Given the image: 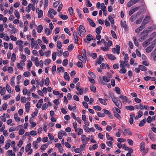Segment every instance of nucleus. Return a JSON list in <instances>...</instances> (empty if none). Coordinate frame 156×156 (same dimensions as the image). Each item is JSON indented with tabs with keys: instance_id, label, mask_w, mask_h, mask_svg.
<instances>
[{
	"instance_id": "f257e3e1",
	"label": "nucleus",
	"mask_w": 156,
	"mask_h": 156,
	"mask_svg": "<svg viewBox=\"0 0 156 156\" xmlns=\"http://www.w3.org/2000/svg\"><path fill=\"white\" fill-rule=\"evenodd\" d=\"M87 39H83L84 42L85 43L89 44V41H90L92 40H94V41H96L95 39H93V37L92 35L90 34H88L86 36Z\"/></svg>"
},
{
	"instance_id": "f03ea898",
	"label": "nucleus",
	"mask_w": 156,
	"mask_h": 156,
	"mask_svg": "<svg viewBox=\"0 0 156 156\" xmlns=\"http://www.w3.org/2000/svg\"><path fill=\"white\" fill-rule=\"evenodd\" d=\"M84 32H85L84 27L82 25H80L78 29V32L79 34L80 35L81 34Z\"/></svg>"
},
{
	"instance_id": "7ed1b4c3",
	"label": "nucleus",
	"mask_w": 156,
	"mask_h": 156,
	"mask_svg": "<svg viewBox=\"0 0 156 156\" xmlns=\"http://www.w3.org/2000/svg\"><path fill=\"white\" fill-rule=\"evenodd\" d=\"M138 2V1L137 0H131L129 1L127 4V6L128 7H129L134 4Z\"/></svg>"
},
{
	"instance_id": "20e7f679",
	"label": "nucleus",
	"mask_w": 156,
	"mask_h": 156,
	"mask_svg": "<svg viewBox=\"0 0 156 156\" xmlns=\"http://www.w3.org/2000/svg\"><path fill=\"white\" fill-rule=\"evenodd\" d=\"M150 20V16H147L145 17L142 24L145 26L146 24H147L149 22Z\"/></svg>"
},
{
	"instance_id": "39448f33",
	"label": "nucleus",
	"mask_w": 156,
	"mask_h": 156,
	"mask_svg": "<svg viewBox=\"0 0 156 156\" xmlns=\"http://www.w3.org/2000/svg\"><path fill=\"white\" fill-rule=\"evenodd\" d=\"M43 102V99H40L36 105V107L38 108H40Z\"/></svg>"
},
{
	"instance_id": "423d86ee",
	"label": "nucleus",
	"mask_w": 156,
	"mask_h": 156,
	"mask_svg": "<svg viewBox=\"0 0 156 156\" xmlns=\"http://www.w3.org/2000/svg\"><path fill=\"white\" fill-rule=\"evenodd\" d=\"M154 47V45H151L148 47L146 49V52L148 53H150Z\"/></svg>"
},
{
	"instance_id": "0eeeda50",
	"label": "nucleus",
	"mask_w": 156,
	"mask_h": 156,
	"mask_svg": "<svg viewBox=\"0 0 156 156\" xmlns=\"http://www.w3.org/2000/svg\"><path fill=\"white\" fill-rule=\"evenodd\" d=\"M106 55L108 58L111 60H114L116 59V57L112 54H108Z\"/></svg>"
},
{
	"instance_id": "6e6552de",
	"label": "nucleus",
	"mask_w": 156,
	"mask_h": 156,
	"mask_svg": "<svg viewBox=\"0 0 156 156\" xmlns=\"http://www.w3.org/2000/svg\"><path fill=\"white\" fill-rule=\"evenodd\" d=\"M99 101L102 104L104 105H106L107 103L106 102V101H107L108 99L107 98L105 99V100L102 99L101 98H99L98 99Z\"/></svg>"
},
{
	"instance_id": "1a4fd4ad",
	"label": "nucleus",
	"mask_w": 156,
	"mask_h": 156,
	"mask_svg": "<svg viewBox=\"0 0 156 156\" xmlns=\"http://www.w3.org/2000/svg\"><path fill=\"white\" fill-rule=\"evenodd\" d=\"M104 59L102 57L101 55H99L98 57V58L97 62V63L98 64H100L101 63V62L103 61Z\"/></svg>"
},
{
	"instance_id": "9d476101",
	"label": "nucleus",
	"mask_w": 156,
	"mask_h": 156,
	"mask_svg": "<svg viewBox=\"0 0 156 156\" xmlns=\"http://www.w3.org/2000/svg\"><path fill=\"white\" fill-rule=\"evenodd\" d=\"M64 79L67 80V81H69V80L70 77L69 76V74L67 72H65L64 73Z\"/></svg>"
},
{
	"instance_id": "9b49d317",
	"label": "nucleus",
	"mask_w": 156,
	"mask_h": 156,
	"mask_svg": "<svg viewBox=\"0 0 156 156\" xmlns=\"http://www.w3.org/2000/svg\"><path fill=\"white\" fill-rule=\"evenodd\" d=\"M154 134L152 133H149L148 134V136L150 138L151 140L153 141H154Z\"/></svg>"
},
{
	"instance_id": "f8f14e48",
	"label": "nucleus",
	"mask_w": 156,
	"mask_h": 156,
	"mask_svg": "<svg viewBox=\"0 0 156 156\" xmlns=\"http://www.w3.org/2000/svg\"><path fill=\"white\" fill-rule=\"evenodd\" d=\"M119 62L120 63V68H124L125 67L126 64L125 63L126 62H123L122 61L120 60Z\"/></svg>"
},
{
	"instance_id": "ddd939ff",
	"label": "nucleus",
	"mask_w": 156,
	"mask_h": 156,
	"mask_svg": "<svg viewBox=\"0 0 156 156\" xmlns=\"http://www.w3.org/2000/svg\"><path fill=\"white\" fill-rule=\"evenodd\" d=\"M102 28L101 26H99L96 29V32L97 34H100L101 33V31L102 30Z\"/></svg>"
},
{
	"instance_id": "4468645a",
	"label": "nucleus",
	"mask_w": 156,
	"mask_h": 156,
	"mask_svg": "<svg viewBox=\"0 0 156 156\" xmlns=\"http://www.w3.org/2000/svg\"><path fill=\"white\" fill-rule=\"evenodd\" d=\"M156 25H153L151 27H147V29L149 30L150 31V32L151 31L154 30L156 29Z\"/></svg>"
},
{
	"instance_id": "2eb2a0df",
	"label": "nucleus",
	"mask_w": 156,
	"mask_h": 156,
	"mask_svg": "<svg viewBox=\"0 0 156 156\" xmlns=\"http://www.w3.org/2000/svg\"><path fill=\"white\" fill-rule=\"evenodd\" d=\"M138 67L142 71H146L147 70L146 67L144 66L139 65Z\"/></svg>"
},
{
	"instance_id": "dca6fc26",
	"label": "nucleus",
	"mask_w": 156,
	"mask_h": 156,
	"mask_svg": "<svg viewBox=\"0 0 156 156\" xmlns=\"http://www.w3.org/2000/svg\"><path fill=\"white\" fill-rule=\"evenodd\" d=\"M43 29V26L42 25H40L37 27V32L39 33L41 32Z\"/></svg>"
},
{
	"instance_id": "f3484780",
	"label": "nucleus",
	"mask_w": 156,
	"mask_h": 156,
	"mask_svg": "<svg viewBox=\"0 0 156 156\" xmlns=\"http://www.w3.org/2000/svg\"><path fill=\"white\" fill-rule=\"evenodd\" d=\"M31 144L30 143L27 144L26 147V150L27 152H28L29 151L30 149V148L31 147Z\"/></svg>"
},
{
	"instance_id": "a211bd4d",
	"label": "nucleus",
	"mask_w": 156,
	"mask_h": 156,
	"mask_svg": "<svg viewBox=\"0 0 156 156\" xmlns=\"http://www.w3.org/2000/svg\"><path fill=\"white\" fill-rule=\"evenodd\" d=\"M141 151L145 150V143L144 142H142L140 144Z\"/></svg>"
},
{
	"instance_id": "6ab92c4d",
	"label": "nucleus",
	"mask_w": 156,
	"mask_h": 156,
	"mask_svg": "<svg viewBox=\"0 0 156 156\" xmlns=\"http://www.w3.org/2000/svg\"><path fill=\"white\" fill-rule=\"evenodd\" d=\"M77 90L79 92V93H78L77 92H76V93L77 94H80V95H82L83 93V89H81L77 88Z\"/></svg>"
},
{
	"instance_id": "aec40b11",
	"label": "nucleus",
	"mask_w": 156,
	"mask_h": 156,
	"mask_svg": "<svg viewBox=\"0 0 156 156\" xmlns=\"http://www.w3.org/2000/svg\"><path fill=\"white\" fill-rule=\"evenodd\" d=\"M78 58L80 60L82 61L83 62V61L86 62V60L85 59L84 57L83 56L78 55Z\"/></svg>"
},
{
	"instance_id": "412c9836",
	"label": "nucleus",
	"mask_w": 156,
	"mask_h": 156,
	"mask_svg": "<svg viewBox=\"0 0 156 156\" xmlns=\"http://www.w3.org/2000/svg\"><path fill=\"white\" fill-rule=\"evenodd\" d=\"M125 108L127 110L130 111L133 110L134 109V107L132 106H128L125 107Z\"/></svg>"
},
{
	"instance_id": "4be33fe9",
	"label": "nucleus",
	"mask_w": 156,
	"mask_h": 156,
	"mask_svg": "<svg viewBox=\"0 0 156 156\" xmlns=\"http://www.w3.org/2000/svg\"><path fill=\"white\" fill-rule=\"evenodd\" d=\"M16 55L14 53H13L12 55V57L11 58V60L12 62H14L15 61L16 59Z\"/></svg>"
},
{
	"instance_id": "5701e85b",
	"label": "nucleus",
	"mask_w": 156,
	"mask_h": 156,
	"mask_svg": "<svg viewBox=\"0 0 156 156\" xmlns=\"http://www.w3.org/2000/svg\"><path fill=\"white\" fill-rule=\"evenodd\" d=\"M14 118L17 122H19L20 121V118L18 116L17 113H16L14 116Z\"/></svg>"
},
{
	"instance_id": "b1692460",
	"label": "nucleus",
	"mask_w": 156,
	"mask_h": 156,
	"mask_svg": "<svg viewBox=\"0 0 156 156\" xmlns=\"http://www.w3.org/2000/svg\"><path fill=\"white\" fill-rule=\"evenodd\" d=\"M146 7L145 6H144L143 8H140L139 11L142 14L144 13H145L146 11Z\"/></svg>"
},
{
	"instance_id": "393cba45",
	"label": "nucleus",
	"mask_w": 156,
	"mask_h": 156,
	"mask_svg": "<svg viewBox=\"0 0 156 156\" xmlns=\"http://www.w3.org/2000/svg\"><path fill=\"white\" fill-rule=\"evenodd\" d=\"M77 129H78L77 135H80L83 133V130L82 129L80 128H78Z\"/></svg>"
},
{
	"instance_id": "a878e982",
	"label": "nucleus",
	"mask_w": 156,
	"mask_h": 156,
	"mask_svg": "<svg viewBox=\"0 0 156 156\" xmlns=\"http://www.w3.org/2000/svg\"><path fill=\"white\" fill-rule=\"evenodd\" d=\"M143 18H144L143 16H141L140 17V18L139 19H138V20H137L136 21V23L137 24H140L141 23V21H142Z\"/></svg>"
},
{
	"instance_id": "bb28decb",
	"label": "nucleus",
	"mask_w": 156,
	"mask_h": 156,
	"mask_svg": "<svg viewBox=\"0 0 156 156\" xmlns=\"http://www.w3.org/2000/svg\"><path fill=\"white\" fill-rule=\"evenodd\" d=\"M146 122V121L145 119H144L141 120L140 122L139 126H144Z\"/></svg>"
},
{
	"instance_id": "cd10ccee",
	"label": "nucleus",
	"mask_w": 156,
	"mask_h": 156,
	"mask_svg": "<svg viewBox=\"0 0 156 156\" xmlns=\"http://www.w3.org/2000/svg\"><path fill=\"white\" fill-rule=\"evenodd\" d=\"M48 146V144H45L42 145L41 147V150H44Z\"/></svg>"
},
{
	"instance_id": "c85d7f7f",
	"label": "nucleus",
	"mask_w": 156,
	"mask_h": 156,
	"mask_svg": "<svg viewBox=\"0 0 156 156\" xmlns=\"http://www.w3.org/2000/svg\"><path fill=\"white\" fill-rule=\"evenodd\" d=\"M14 15L17 19H19L20 17V15L19 12L16 10L14 11Z\"/></svg>"
},
{
	"instance_id": "c756f323",
	"label": "nucleus",
	"mask_w": 156,
	"mask_h": 156,
	"mask_svg": "<svg viewBox=\"0 0 156 156\" xmlns=\"http://www.w3.org/2000/svg\"><path fill=\"white\" fill-rule=\"evenodd\" d=\"M90 89L91 91L94 92V93L96 92V87L94 85H92V86H90Z\"/></svg>"
},
{
	"instance_id": "7c9ffc66",
	"label": "nucleus",
	"mask_w": 156,
	"mask_h": 156,
	"mask_svg": "<svg viewBox=\"0 0 156 156\" xmlns=\"http://www.w3.org/2000/svg\"><path fill=\"white\" fill-rule=\"evenodd\" d=\"M68 10L70 15L71 16H73V10L72 7H70L69 8Z\"/></svg>"
},
{
	"instance_id": "2f4dec72",
	"label": "nucleus",
	"mask_w": 156,
	"mask_h": 156,
	"mask_svg": "<svg viewBox=\"0 0 156 156\" xmlns=\"http://www.w3.org/2000/svg\"><path fill=\"white\" fill-rule=\"evenodd\" d=\"M38 13V17L40 18L43 16V12L42 10H40L39 12L37 13Z\"/></svg>"
},
{
	"instance_id": "473e14b6",
	"label": "nucleus",
	"mask_w": 156,
	"mask_h": 156,
	"mask_svg": "<svg viewBox=\"0 0 156 156\" xmlns=\"http://www.w3.org/2000/svg\"><path fill=\"white\" fill-rule=\"evenodd\" d=\"M103 80L104 81L107 82H109L110 79L108 78V77L106 76H103Z\"/></svg>"
},
{
	"instance_id": "72a5a7b5",
	"label": "nucleus",
	"mask_w": 156,
	"mask_h": 156,
	"mask_svg": "<svg viewBox=\"0 0 156 156\" xmlns=\"http://www.w3.org/2000/svg\"><path fill=\"white\" fill-rule=\"evenodd\" d=\"M108 20L109 21L111 22V23L112 24H113L114 23V19L112 18L111 16H108Z\"/></svg>"
},
{
	"instance_id": "f704fd0d",
	"label": "nucleus",
	"mask_w": 156,
	"mask_h": 156,
	"mask_svg": "<svg viewBox=\"0 0 156 156\" xmlns=\"http://www.w3.org/2000/svg\"><path fill=\"white\" fill-rule=\"evenodd\" d=\"M93 108L97 111H101V108L98 105H96L94 106Z\"/></svg>"
},
{
	"instance_id": "c9c22d12",
	"label": "nucleus",
	"mask_w": 156,
	"mask_h": 156,
	"mask_svg": "<svg viewBox=\"0 0 156 156\" xmlns=\"http://www.w3.org/2000/svg\"><path fill=\"white\" fill-rule=\"evenodd\" d=\"M21 59H23V60H21V62H25L26 60V56L25 55L23 54L21 55Z\"/></svg>"
},
{
	"instance_id": "e433bc0d",
	"label": "nucleus",
	"mask_w": 156,
	"mask_h": 156,
	"mask_svg": "<svg viewBox=\"0 0 156 156\" xmlns=\"http://www.w3.org/2000/svg\"><path fill=\"white\" fill-rule=\"evenodd\" d=\"M133 39L135 45L136 46H139V44L138 42L136 41V37L135 36H134L133 37Z\"/></svg>"
},
{
	"instance_id": "4c0bfd02",
	"label": "nucleus",
	"mask_w": 156,
	"mask_h": 156,
	"mask_svg": "<svg viewBox=\"0 0 156 156\" xmlns=\"http://www.w3.org/2000/svg\"><path fill=\"white\" fill-rule=\"evenodd\" d=\"M60 18L63 20H66L68 18V17L67 15L61 14Z\"/></svg>"
},
{
	"instance_id": "58836bf2",
	"label": "nucleus",
	"mask_w": 156,
	"mask_h": 156,
	"mask_svg": "<svg viewBox=\"0 0 156 156\" xmlns=\"http://www.w3.org/2000/svg\"><path fill=\"white\" fill-rule=\"evenodd\" d=\"M47 15L48 17L53 19L54 18V16L51 14V12H50V10L48 11Z\"/></svg>"
},
{
	"instance_id": "ea45409f",
	"label": "nucleus",
	"mask_w": 156,
	"mask_h": 156,
	"mask_svg": "<svg viewBox=\"0 0 156 156\" xmlns=\"http://www.w3.org/2000/svg\"><path fill=\"white\" fill-rule=\"evenodd\" d=\"M116 48V53L117 54H119V50H120V46L118 45H116L115 46Z\"/></svg>"
},
{
	"instance_id": "a19ab883",
	"label": "nucleus",
	"mask_w": 156,
	"mask_h": 156,
	"mask_svg": "<svg viewBox=\"0 0 156 156\" xmlns=\"http://www.w3.org/2000/svg\"><path fill=\"white\" fill-rule=\"evenodd\" d=\"M32 66V62L30 61H29L28 62L27 64V67L29 69V70H30V67Z\"/></svg>"
},
{
	"instance_id": "79ce46f5",
	"label": "nucleus",
	"mask_w": 156,
	"mask_h": 156,
	"mask_svg": "<svg viewBox=\"0 0 156 156\" xmlns=\"http://www.w3.org/2000/svg\"><path fill=\"white\" fill-rule=\"evenodd\" d=\"M106 137L108 140H110L111 141H113L114 140L113 138L112 137H110L109 134L108 133H106Z\"/></svg>"
},
{
	"instance_id": "37998d69",
	"label": "nucleus",
	"mask_w": 156,
	"mask_h": 156,
	"mask_svg": "<svg viewBox=\"0 0 156 156\" xmlns=\"http://www.w3.org/2000/svg\"><path fill=\"white\" fill-rule=\"evenodd\" d=\"M111 32L112 37L114 38L117 39V37L115 32L113 30H111Z\"/></svg>"
},
{
	"instance_id": "c03bdc74",
	"label": "nucleus",
	"mask_w": 156,
	"mask_h": 156,
	"mask_svg": "<svg viewBox=\"0 0 156 156\" xmlns=\"http://www.w3.org/2000/svg\"><path fill=\"white\" fill-rule=\"evenodd\" d=\"M23 43V41L20 40H19L16 42V44L17 45H19V46L22 45Z\"/></svg>"
},
{
	"instance_id": "a18cd8bd",
	"label": "nucleus",
	"mask_w": 156,
	"mask_h": 156,
	"mask_svg": "<svg viewBox=\"0 0 156 156\" xmlns=\"http://www.w3.org/2000/svg\"><path fill=\"white\" fill-rule=\"evenodd\" d=\"M62 46L61 42L59 41H58L57 42V47L59 49H60L61 48Z\"/></svg>"
},
{
	"instance_id": "49530a36",
	"label": "nucleus",
	"mask_w": 156,
	"mask_h": 156,
	"mask_svg": "<svg viewBox=\"0 0 156 156\" xmlns=\"http://www.w3.org/2000/svg\"><path fill=\"white\" fill-rule=\"evenodd\" d=\"M115 105L117 106L119 108L121 109L122 107V104L120 101H119V103H116L115 104Z\"/></svg>"
},
{
	"instance_id": "de8ad7c7",
	"label": "nucleus",
	"mask_w": 156,
	"mask_h": 156,
	"mask_svg": "<svg viewBox=\"0 0 156 156\" xmlns=\"http://www.w3.org/2000/svg\"><path fill=\"white\" fill-rule=\"evenodd\" d=\"M50 83L49 79L48 77L46 78L45 80V84L48 86Z\"/></svg>"
},
{
	"instance_id": "09e8293b",
	"label": "nucleus",
	"mask_w": 156,
	"mask_h": 156,
	"mask_svg": "<svg viewBox=\"0 0 156 156\" xmlns=\"http://www.w3.org/2000/svg\"><path fill=\"white\" fill-rule=\"evenodd\" d=\"M68 62V60L67 59H65L64 60H63V62H62V65L64 66H66Z\"/></svg>"
},
{
	"instance_id": "8fccbe9b",
	"label": "nucleus",
	"mask_w": 156,
	"mask_h": 156,
	"mask_svg": "<svg viewBox=\"0 0 156 156\" xmlns=\"http://www.w3.org/2000/svg\"><path fill=\"white\" fill-rule=\"evenodd\" d=\"M23 144V141L22 140H20L17 143V146L19 147H20Z\"/></svg>"
},
{
	"instance_id": "3c124183",
	"label": "nucleus",
	"mask_w": 156,
	"mask_h": 156,
	"mask_svg": "<svg viewBox=\"0 0 156 156\" xmlns=\"http://www.w3.org/2000/svg\"><path fill=\"white\" fill-rule=\"evenodd\" d=\"M73 126L75 132H77L78 129L77 128V124L76 122H75L73 123Z\"/></svg>"
},
{
	"instance_id": "603ef678",
	"label": "nucleus",
	"mask_w": 156,
	"mask_h": 156,
	"mask_svg": "<svg viewBox=\"0 0 156 156\" xmlns=\"http://www.w3.org/2000/svg\"><path fill=\"white\" fill-rule=\"evenodd\" d=\"M45 32L47 35H49L50 34V30L48 28H46L45 30Z\"/></svg>"
},
{
	"instance_id": "864d4df0",
	"label": "nucleus",
	"mask_w": 156,
	"mask_h": 156,
	"mask_svg": "<svg viewBox=\"0 0 156 156\" xmlns=\"http://www.w3.org/2000/svg\"><path fill=\"white\" fill-rule=\"evenodd\" d=\"M48 107V105L47 103L44 104L42 107V110H44L46 109Z\"/></svg>"
},
{
	"instance_id": "5fc2aeb1",
	"label": "nucleus",
	"mask_w": 156,
	"mask_h": 156,
	"mask_svg": "<svg viewBox=\"0 0 156 156\" xmlns=\"http://www.w3.org/2000/svg\"><path fill=\"white\" fill-rule=\"evenodd\" d=\"M5 138L3 135H1L0 136V144H2L4 143V141Z\"/></svg>"
},
{
	"instance_id": "6e6d98bb",
	"label": "nucleus",
	"mask_w": 156,
	"mask_h": 156,
	"mask_svg": "<svg viewBox=\"0 0 156 156\" xmlns=\"http://www.w3.org/2000/svg\"><path fill=\"white\" fill-rule=\"evenodd\" d=\"M25 132V130L23 129H20L19 132V134L20 135H22Z\"/></svg>"
},
{
	"instance_id": "4d7b16f0",
	"label": "nucleus",
	"mask_w": 156,
	"mask_h": 156,
	"mask_svg": "<svg viewBox=\"0 0 156 156\" xmlns=\"http://www.w3.org/2000/svg\"><path fill=\"white\" fill-rule=\"evenodd\" d=\"M137 17L135 14L132 15L130 17V21L131 22L133 21Z\"/></svg>"
},
{
	"instance_id": "13d9d810",
	"label": "nucleus",
	"mask_w": 156,
	"mask_h": 156,
	"mask_svg": "<svg viewBox=\"0 0 156 156\" xmlns=\"http://www.w3.org/2000/svg\"><path fill=\"white\" fill-rule=\"evenodd\" d=\"M24 51L28 55H30V51L27 48H25Z\"/></svg>"
},
{
	"instance_id": "bf43d9fd",
	"label": "nucleus",
	"mask_w": 156,
	"mask_h": 156,
	"mask_svg": "<svg viewBox=\"0 0 156 156\" xmlns=\"http://www.w3.org/2000/svg\"><path fill=\"white\" fill-rule=\"evenodd\" d=\"M73 48L74 46L73 44H71L68 46L67 49L69 51H71Z\"/></svg>"
},
{
	"instance_id": "052dcab7",
	"label": "nucleus",
	"mask_w": 156,
	"mask_h": 156,
	"mask_svg": "<svg viewBox=\"0 0 156 156\" xmlns=\"http://www.w3.org/2000/svg\"><path fill=\"white\" fill-rule=\"evenodd\" d=\"M126 72V70L123 68H122L119 71V72L120 73H124Z\"/></svg>"
},
{
	"instance_id": "680f3d73",
	"label": "nucleus",
	"mask_w": 156,
	"mask_h": 156,
	"mask_svg": "<svg viewBox=\"0 0 156 156\" xmlns=\"http://www.w3.org/2000/svg\"><path fill=\"white\" fill-rule=\"evenodd\" d=\"M115 90L117 94H119L120 93V90L119 87H116L115 88Z\"/></svg>"
},
{
	"instance_id": "e2e57ef3",
	"label": "nucleus",
	"mask_w": 156,
	"mask_h": 156,
	"mask_svg": "<svg viewBox=\"0 0 156 156\" xmlns=\"http://www.w3.org/2000/svg\"><path fill=\"white\" fill-rule=\"evenodd\" d=\"M125 62H127L128 61V56L127 54H126L125 55L124 57Z\"/></svg>"
},
{
	"instance_id": "0e129e2a",
	"label": "nucleus",
	"mask_w": 156,
	"mask_h": 156,
	"mask_svg": "<svg viewBox=\"0 0 156 156\" xmlns=\"http://www.w3.org/2000/svg\"><path fill=\"white\" fill-rule=\"evenodd\" d=\"M56 66L55 65H54L52 68V72L53 74H55V72L56 71Z\"/></svg>"
},
{
	"instance_id": "69168bd1",
	"label": "nucleus",
	"mask_w": 156,
	"mask_h": 156,
	"mask_svg": "<svg viewBox=\"0 0 156 156\" xmlns=\"http://www.w3.org/2000/svg\"><path fill=\"white\" fill-rule=\"evenodd\" d=\"M56 57V54L55 52H54L52 55V58L53 60L54 61L55 60Z\"/></svg>"
},
{
	"instance_id": "338daca9",
	"label": "nucleus",
	"mask_w": 156,
	"mask_h": 156,
	"mask_svg": "<svg viewBox=\"0 0 156 156\" xmlns=\"http://www.w3.org/2000/svg\"><path fill=\"white\" fill-rule=\"evenodd\" d=\"M86 2L87 4V6L88 7H90L92 5V4L90 2L89 0H86Z\"/></svg>"
},
{
	"instance_id": "774afa93",
	"label": "nucleus",
	"mask_w": 156,
	"mask_h": 156,
	"mask_svg": "<svg viewBox=\"0 0 156 156\" xmlns=\"http://www.w3.org/2000/svg\"><path fill=\"white\" fill-rule=\"evenodd\" d=\"M30 73L29 72L26 71L25 72L23 73V75L24 76L27 77L30 76Z\"/></svg>"
}]
</instances>
